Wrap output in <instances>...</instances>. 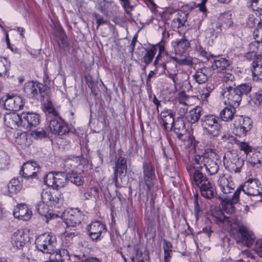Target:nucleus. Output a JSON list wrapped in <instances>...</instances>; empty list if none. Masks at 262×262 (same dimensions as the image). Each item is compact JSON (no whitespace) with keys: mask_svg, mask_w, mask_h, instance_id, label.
I'll use <instances>...</instances> for the list:
<instances>
[{"mask_svg":"<svg viewBox=\"0 0 262 262\" xmlns=\"http://www.w3.org/2000/svg\"><path fill=\"white\" fill-rule=\"evenodd\" d=\"M64 220L67 226L75 227L79 225L83 220V215L77 209L71 210L64 215Z\"/></svg>","mask_w":262,"mask_h":262,"instance_id":"nucleus-19","label":"nucleus"},{"mask_svg":"<svg viewBox=\"0 0 262 262\" xmlns=\"http://www.w3.org/2000/svg\"><path fill=\"white\" fill-rule=\"evenodd\" d=\"M81 159L79 157H69L67 159L64 163L65 167H67L69 169H74L78 166L80 164Z\"/></svg>","mask_w":262,"mask_h":262,"instance_id":"nucleus-40","label":"nucleus"},{"mask_svg":"<svg viewBox=\"0 0 262 262\" xmlns=\"http://www.w3.org/2000/svg\"><path fill=\"white\" fill-rule=\"evenodd\" d=\"M28 241V234L24 230H17L13 234L12 236V245L17 249H21Z\"/></svg>","mask_w":262,"mask_h":262,"instance_id":"nucleus-22","label":"nucleus"},{"mask_svg":"<svg viewBox=\"0 0 262 262\" xmlns=\"http://www.w3.org/2000/svg\"><path fill=\"white\" fill-rule=\"evenodd\" d=\"M248 162L252 166H254L257 164H259L260 162V160L258 158L257 155L253 154L251 158L249 159Z\"/></svg>","mask_w":262,"mask_h":262,"instance_id":"nucleus-61","label":"nucleus"},{"mask_svg":"<svg viewBox=\"0 0 262 262\" xmlns=\"http://www.w3.org/2000/svg\"><path fill=\"white\" fill-rule=\"evenodd\" d=\"M35 207L38 213L45 217L49 212L48 206L43 202H39L36 204Z\"/></svg>","mask_w":262,"mask_h":262,"instance_id":"nucleus-49","label":"nucleus"},{"mask_svg":"<svg viewBox=\"0 0 262 262\" xmlns=\"http://www.w3.org/2000/svg\"><path fill=\"white\" fill-rule=\"evenodd\" d=\"M171 58L180 65L190 66L192 64V59L190 56L181 54L177 55L176 56L171 57Z\"/></svg>","mask_w":262,"mask_h":262,"instance_id":"nucleus-42","label":"nucleus"},{"mask_svg":"<svg viewBox=\"0 0 262 262\" xmlns=\"http://www.w3.org/2000/svg\"><path fill=\"white\" fill-rule=\"evenodd\" d=\"M189 41L184 38L179 40L174 47L176 55H181L185 53L186 50L189 47Z\"/></svg>","mask_w":262,"mask_h":262,"instance_id":"nucleus-39","label":"nucleus"},{"mask_svg":"<svg viewBox=\"0 0 262 262\" xmlns=\"http://www.w3.org/2000/svg\"><path fill=\"white\" fill-rule=\"evenodd\" d=\"M219 188L222 192V196L233 192L235 188V185L231 178L227 174H221L217 181Z\"/></svg>","mask_w":262,"mask_h":262,"instance_id":"nucleus-12","label":"nucleus"},{"mask_svg":"<svg viewBox=\"0 0 262 262\" xmlns=\"http://www.w3.org/2000/svg\"><path fill=\"white\" fill-rule=\"evenodd\" d=\"M94 16L96 18V23L97 24V29H98L100 25L107 23V21L104 19L103 18L100 16L98 14L95 13Z\"/></svg>","mask_w":262,"mask_h":262,"instance_id":"nucleus-63","label":"nucleus"},{"mask_svg":"<svg viewBox=\"0 0 262 262\" xmlns=\"http://www.w3.org/2000/svg\"><path fill=\"white\" fill-rule=\"evenodd\" d=\"M10 62L6 58L0 57V77L5 75L9 70Z\"/></svg>","mask_w":262,"mask_h":262,"instance_id":"nucleus-46","label":"nucleus"},{"mask_svg":"<svg viewBox=\"0 0 262 262\" xmlns=\"http://www.w3.org/2000/svg\"><path fill=\"white\" fill-rule=\"evenodd\" d=\"M159 117L162 122L164 129L167 132L171 131L175 122L174 115L172 111L169 109H165L160 113Z\"/></svg>","mask_w":262,"mask_h":262,"instance_id":"nucleus-20","label":"nucleus"},{"mask_svg":"<svg viewBox=\"0 0 262 262\" xmlns=\"http://www.w3.org/2000/svg\"><path fill=\"white\" fill-rule=\"evenodd\" d=\"M238 124L245 127V128L248 129H251L252 128V121L251 120L247 117H243V116H239L237 118Z\"/></svg>","mask_w":262,"mask_h":262,"instance_id":"nucleus-48","label":"nucleus"},{"mask_svg":"<svg viewBox=\"0 0 262 262\" xmlns=\"http://www.w3.org/2000/svg\"><path fill=\"white\" fill-rule=\"evenodd\" d=\"M240 189H237L231 197L229 196H220L222 200V205L224 211L228 214H232L234 212V204L237 203L239 200Z\"/></svg>","mask_w":262,"mask_h":262,"instance_id":"nucleus-9","label":"nucleus"},{"mask_svg":"<svg viewBox=\"0 0 262 262\" xmlns=\"http://www.w3.org/2000/svg\"><path fill=\"white\" fill-rule=\"evenodd\" d=\"M156 47L157 48L158 47L159 53L158 55H157V56L156 57V58L154 62V64L155 66H156L157 64H158V61H159V59L161 58V55L165 52V48H164V46L159 45V46H156Z\"/></svg>","mask_w":262,"mask_h":262,"instance_id":"nucleus-62","label":"nucleus"},{"mask_svg":"<svg viewBox=\"0 0 262 262\" xmlns=\"http://www.w3.org/2000/svg\"><path fill=\"white\" fill-rule=\"evenodd\" d=\"M198 187L203 196L210 199L214 196V187L209 180H205Z\"/></svg>","mask_w":262,"mask_h":262,"instance_id":"nucleus-27","label":"nucleus"},{"mask_svg":"<svg viewBox=\"0 0 262 262\" xmlns=\"http://www.w3.org/2000/svg\"><path fill=\"white\" fill-rule=\"evenodd\" d=\"M55 258L60 262H69L70 257L67 249H62L57 251H54Z\"/></svg>","mask_w":262,"mask_h":262,"instance_id":"nucleus-41","label":"nucleus"},{"mask_svg":"<svg viewBox=\"0 0 262 262\" xmlns=\"http://www.w3.org/2000/svg\"><path fill=\"white\" fill-rule=\"evenodd\" d=\"M125 12L129 14L133 9V6L130 5L129 0L122 6Z\"/></svg>","mask_w":262,"mask_h":262,"instance_id":"nucleus-64","label":"nucleus"},{"mask_svg":"<svg viewBox=\"0 0 262 262\" xmlns=\"http://www.w3.org/2000/svg\"><path fill=\"white\" fill-rule=\"evenodd\" d=\"M229 66V62L225 58H219L214 59L212 64L211 70H216L218 72H222Z\"/></svg>","mask_w":262,"mask_h":262,"instance_id":"nucleus-33","label":"nucleus"},{"mask_svg":"<svg viewBox=\"0 0 262 262\" xmlns=\"http://www.w3.org/2000/svg\"><path fill=\"white\" fill-rule=\"evenodd\" d=\"M213 74V71L211 68L203 67L199 69L194 75L193 79L199 84L205 83L208 77Z\"/></svg>","mask_w":262,"mask_h":262,"instance_id":"nucleus-25","label":"nucleus"},{"mask_svg":"<svg viewBox=\"0 0 262 262\" xmlns=\"http://www.w3.org/2000/svg\"><path fill=\"white\" fill-rule=\"evenodd\" d=\"M212 215L215 218L216 221L218 224L219 223H222L227 228H234L233 226L235 225V223L233 224L230 219L225 216L222 211L220 210L214 212Z\"/></svg>","mask_w":262,"mask_h":262,"instance_id":"nucleus-29","label":"nucleus"},{"mask_svg":"<svg viewBox=\"0 0 262 262\" xmlns=\"http://www.w3.org/2000/svg\"><path fill=\"white\" fill-rule=\"evenodd\" d=\"M58 43L59 47L62 48H66L69 46L67 36L65 33L63 32H61L60 33V35L58 40Z\"/></svg>","mask_w":262,"mask_h":262,"instance_id":"nucleus-56","label":"nucleus"},{"mask_svg":"<svg viewBox=\"0 0 262 262\" xmlns=\"http://www.w3.org/2000/svg\"><path fill=\"white\" fill-rule=\"evenodd\" d=\"M221 95L225 100V103L233 106H238L242 100L241 93L235 87L223 90Z\"/></svg>","mask_w":262,"mask_h":262,"instance_id":"nucleus-10","label":"nucleus"},{"mask_svg":"<svg viewBox=\"0 0 262 262\" xmlns=\"http://www.w3.org/2000/svg\"><path fill=\"white\" fill-rule=\"evenodd\" d=\"M224 89L223 90H228L235 86L234 82V76L230 73H225L223 77Z\"/></svg>","mask_w":262,"mask_h":262,"instance_id":"nucleus-43","label":"nucleus"},{"mask_svg":"<svg viewBox=\"0 0 262 262\" xmlns=\"http://www.w3.org/2000/svg\"><path fill=\"white\" fill-rule=\"evenodd\" d=\"M195 164L203 166L209 174L213 175L218 172L221 160L216 152L211 149L204 155H195L192 159V164Z\"/></svg>","mask_w":262,"mask_h":262,"instance_id":"nucleus-1","label":"nucleus"},{"mask_svg":"<svg viewBox=\"0 0 262 262\" xmlns=\"http://www.w3.org/2000/svg\"><path fill=\"white\" fill-rule=\"evenodd\" d=\"M143 179L139 181V187L145 189L147 193L154 186L155 179V169L149 161H145L143 163Z\"/></svg>","mask_w":262,"mask_h":262,"instance_id":"nucleus-5","label":"nucleus"},{"mask_svg":"<svg viewBox=\"0 0 262 262\" xmlns=\"http://www.w3.org/2000/svg\"><path fill=\"white\" fill-rule=\"evenodd\" d=\"M45 110L47 113L52 114L54 117H57L58 115L52 103L50 101L45 104Z\"/></svg>","mask_w":262,"mask_h":262,"instance_id":"nucleus-54","label":"nucleus"},{"mask_svg":"<svg viewBox=\"0 0 262 262\" xmlns=\"http://www.w3.org/2000/svg\"><path fill=\"white\" fill-rule=\"evenodd\" d=\"M234 228H231V232L237 244H241L250 247L253 244L255 236L253 232L248 227L235 224Z\"/></svg>","mask_w":262,"mask_h":262,"instance_id":"nucleus-2","label":"nucleus"},{"mask_svg":"<svg viewBox=\"0 0 262 262\" xmlns=\"http://www.w3.org/2000/svg\"><path fill=\"white\" fill-rule=\"evenodd\" d=\"M201 122L204 132L211 138L217 137L221 133L222 125L218 117L213 115H205Z\"/></svg>","mask_w":262,"mask_h":262,"instance_id":"nucleus-4","label":"nucleus"},{"mask_svg":"<svg viewBox=\"0 0 262 262\" xmlns=\"http://www.w3.org/2000/svg\"><path fill=\"white\" fill-rule=\"evenodd\" d=\"M22 126L29 128L35 127L40 122V116L35 113L27 112L21 113Z\"/></svg>","mask_w":262,"mask_h":262,"instance_id":"nucleus-14","label":"nucleus"},{"mask_svg":"<svg viewBox=\"0 0 262 262\" xmlns=\"http://www.w3.org/2000/svg\"><path fill=\"white\" fill-rule=\"evenodd\" d=\"M86 229L91 240L96 242L100 241L103 237L102 234L106 231L105 225L99 221L92 222L87 226Z\"/></svg>","mask_w":262,"mask_h":262,"instance_id":"nucleus-7","label":"nucleus"},{"mask_svg":"<svg viewBox=\"0 0 262 262\" xmlns=\"http://www.w3.org/2000/svg\"><path fill=\"white\" fill-rule=\"evenodd\" d=\"M121 256L125 262H149L148 253L145 250L133 249L131 255L129 256V261H127V259L122 253Z\"/></svg>","mask_w":262,"mask_h":262,"instance_id":"nucleus-18","label":"nucleus"},{"mask_svg":"<svg viewBox=\"0 0 262 262\" xmlns=\"http://www.w3.org/2000/svg\"><path fill=\"white\" fill-rule=\"evenodd\" d=\"M145 51V52L143 57L140 59V61L141 63L148 65L151 62L157 52V47L156 46H152L146 48Z\"/></svg>","mask_w":262,"mask_h":262,"instance_id":"nucleus-30","label":"nucleus"},{"mask_svg":"<svg viewBox=\"0 0 262 262\" xmlns=\"http://www.w3.org/2000/svg\"><path fill=\"white\" fill-rule=\"evenodd\" d=\"M51 132L54 134L63 135L69 132L68 126L60 118L55 117L52 119L49 125Z\"/></svg>","mask_w":262,"mask_h":262,"instance_id":"nucleus-17","label":"nucleus"},{"mask_svg":"<svg viewBox=\"0 0 262 262\" xmlns=\"http://www.w3.org/2000/svg\"><path fill=\"white\" fill-rule=\"evenodd\" d=\"M248 7L253 11L262 10V0H249Z\"/></svg>","mask_w":262,"mask_h":262,"instance_id":"nucleus-52","label":"nucleus"},{"mask_svg":"<svg viewBox=\"0 0 262 262\" xmlns=\"http://www.w3.org/2000/svg\"><path fill=\"white\" fill-rule=\"evenodd\" d=\"M68 180V176L63 172H50L44 179L45 184L54 189L63 187Z\"/></svg>","mask_w":262,"mask_h":262,"instance_id":"nucleus-6","label":"nucleus"},{"mask_svg":"<svg viewBox=\"0 0 262 262\" xmlns=\"http://www.w3.org/2000/svg\"><path fill=\"white\" fill-rule=\"evenodd\" d=\"M244 161L238 157V155H234L230 158V166L231 169L235 172L240 171L241 168L243 166Z\"/></svg>","mask_w":262,"mask_h":262,"instance_id":"nucleus-36","label":"nucleus"},{"mask_svg":"<svg viewBox=\"0 0 262 262\" xmlns=\"http://www.w3.org/2000/svg\"><path fill=\"white\" fill-rule=\"evenodd\" d=\"M21 120V114L19 115L15 112L7 113L4 117L5 124L12 129L22 126Z\"/></svg>","mask_w":262,"mask_h":262,"instance_id":"nucleus-23","label":"nucleus"},{"mask_svg":"<svg viewBox=\"0 0 262 262\" xmlns=\"http://www.w3.org/2000/svg\"><path fill=\"white\" fill-rule=\"evenodd\" d=\"M252 73L253 80H262V62L260 60H254L252 62Z\"/></svg>","mask_w":262,"mask_h":262,"instance_id":"nucleus-34","label":"nucleus"},{"mask_svg":"<svg viewBox=\"0 0 262 262\" xmlns=\"http://www.w3.org/2000/svg\"><path fill=\"white\" fill-rule=\"evenodd\" d=\"M31 135L36 139H42L46 137V132L42 128H37L31 132Z\"/></svg>","mask_w":262,"mask_h":262,"instance_id":"nucleus-53","label":"nucleus"},{"mask_svg":"<svg viewBox=\"0 0 262 262\" xmlns=\"http://www.w3.org/2000/svg\"><path fill=\"white\" fill-rule=\"evenodd\" d=\"M202 108L200 107H196L190 111L186 116V119L189 122L194 123L196 122L202 114Z\"/></svg>","mask_w":262,"mask_h":262,"instance_id":"nucleus-37","label":"nucleus"},{"mask_svg":"<svg viewBox=\"0 0 262 262\" xmlns=\"http://www.w3.org/2000/svg\"><path fill=\"white\" fill-rule=\"evenodd\" d=\"M13 215L15 218L23 221H28L31 219L32 213L27 205L20 204L14 209Z\"/></svg>","mask_w":262,"mask_h":262,"instance_id":"nucleus-24","label":"nucleus"},{"mask_svg":"<svg viewBox=\"0 0 262 262\" xmlns=\"http://www.w3.org/2000/svg\"><path fill=\"white\" fill-rule=\"evenodd\" d=\"M249 53L258 60L262 57V39L255 40L249 44Z\"/></svg>","mask_w":262,"mask_h":262,"instance_id":"nucleus-31","label":"nucleus"},{"mask_svg":"<svg viewBox=\"0 0 262 262\" xmlns=\"http://www.w3.org/2000/svg\"><path fill=\"white\" fill-rule=\"evenodd\" d=\"M68 181L76 186H80L83 184L84 182L83 178L79 173H77L72 171L68 176Z\"/></svg>","mask_w":262,"mask_h":262,"instance_id":"nucleus-45","label":"nucleus"},{"mask_svg":"<svg viewBox=\"0 0 262 262\" xmlns=\"http://www.w3.org/2000/svg\"><path fill=\"white\" fill-rule=\"evenodd\" d=\"M43 85L36 81H29L26 83L24 87V91L28 95H32L35 97L38 93H41Z\"/></svg>","mask_w":262,"mask_h":262,"instance_id":"nucleus-26","label":"nucleus"},{"mask_svg":"<svg viewBox=\"0 0 262 262\" xmlns=\"http://www.w3.org/2000/svg\"><path fill=\"white\" fill-rule=\"evenodd\" d=\"M4 101V106L6 109L17 111L21 110L24 105V102L23 98L16 95L7 94Z\"/></svg>","mask_w":262,"mask_h":262,"instance_id":"nucleus-13","label":"nucleus"},{"mask_svg":"<svg viewBox=\"0 0 262 262\" xmlns=\"http://www.w3.org/2000/svg\"><path fill=\"white\" fill-rule=\"evenodd\" d=\"M93 191L96 192V193L98 192V190L96 188H94L93 189ZM92 189H91L90 190H87L85 192H84L81 195V198L82 200H89L91 199L92 196Z\"/></svg>","mask_w":262,"mask_h":262,"instance_id":"nucleus-60","label":"nucleus"},{"mask_svg":"<svg viewBox=\"0 0 262 262\" xmlns=\"http://www.w3.org/2000/svg\"><path fill=\"white\" fill-rule=\"evenodd\" d=\"M183 97H185V94L181 93L179 98L180 103L177 106L178 113L181 117L184 116L188 111V105L183 101Z\"/></svg>","mask_w":262,"mask_h":262,"instance_id":"nucleus-44","label":"nucleus"},{"mask_svg":"<svg viewBox=\"0 0 262 262\" xmlns=\"http://www.w3.org/2000/svg\"><path fill=\"white\" fill-rule=\"evenodd\" d=\"M251 86L247 84H242L236 88V90L241 93V96L243 95L248 94L251 90Z\"/></svg>","mask_w":262,"mask_h":262,"instance_id":"nucleus-55","label":"nucleus"},{"mask_svg":"<svg viewBox=\"0 0 262 262\" xmlns=\"http://www.w3.org/2000/svg\"><path fill=\"white\" fill-rule=\"evenodd\" d=\"M250 102L256 106L260 105L262 103V90L255 93Z\"/></svg>","mask_w":262,"mask_h":262,"instance_id":"nucleus-51","label":"nucleus"},{"mask_svg":"<svg viewBox=\"0 0 262 262\" xmlns=\"http://www.w3.org/2000/svg\"><path fill=\"white\" fill-rule=\"evenodd\" d=\"M213 89V87L212 85H207L202 90V98L207 99L209 96L210 93Z\"/></svg>","mask_w":262,"mask_h":262,"instance_id":"nucleus-59","label":"nucleus"},{"mask_svg":"<svg viewBox=\"0 0 262 262\" xmlns=\"http://www.w3.org/2000/svg\"><path fill=\"white\" fill-rule=\"evenodd\" d=\"M127 170L126 160L122 157L118 158L115 163L114 167V177L117 178L118 173L119 175L125 176Z\"/></svg>","mask_w":262,"mask_h":262,"instance_id":"nucleus-28","label":"nucleus"},{"mask_svg":"<svg viewBox=\"0 0 262 262\" xmlns=\"http://www.w3.org/2000/svg\"><path fill=\"white\" fill-rule=\"evenodd\" d=\"M9 162L8 155L5 151L0 150V170L5 168L9 164Z\"/></svg>","mask_w":262,"mask_h":262,"instance_id":"nucleus-50","label":"nucleus"},{"mask_svg":"<svg viewBox=\"0 0 262 262\" xmlns=\"http://www.w3.org/2000/svg\"><path fill=\"white\" fill-rule=\"evenodd\" d=\"M203 168V166H199L195 164L188 166L187 167L191 179H192V184L193 185L199 186L202 184L205 180H208L205 176L201 170Z\"/></svg>","mask_w":262,"mask_h":262,"instance_id":"nucleus-11","label":"nucleus"},{"mask_svg":"<svg viewBox=\"0 0 262 262\" xmlns=\"http://www.w3.org/2000/svg\"><path fill=\"white\" fill-rule=\"evenodd\" d=\"M237 189H240V192L242 190L249 195H260L262 196L261 184L257 179H249Z\"/></svg>","mask_w":262,"mask_h":262,"instance_id":"nucleus-8","label":"nucleus"},{"mask_svg":"<svg viewBox=\"0 0 262 262\" xmlns=\"http://www.w3.org/2000/svg\"><path fill=\"white\" fill-rule=\"evenodd\" d=\"M254 250L256 254L262 257V239H258L255 242Z\"/></svg>","mask_w":262,"mask_h":262,"instance_id":"nucleus-58","label":"nucleus"},{"mask_svg":"<svg viewBox=\"0 0 262 262\" xmlns=\"http://www.w3.org/2000/svg\"><path fill=\"white\" fill-rule=\"evenodd\" d=\"M173 131L177 138L183 141L191 142L190 134L188 132L183 120H178L173 123Z\"/></svg>","mask_w":262,"mask_h":262,"instance_id":"nucleus-15","label":"nucleus"},{"mask_svg":"<svg viewBox=\"0 0 262 262\" xmlns=\"http://www.w3.org/2000/svg\"><path fill=\"white\" fill-rule=\"evenodd\" d=\"M188 14L183 11L178 12L176 15L172 19L171 23V26L173 30H178V32L182 33L183 28L185 26L187 22Z\"/></svg>","mask_w":262,"mask_h":262,"instance_id":"nucleus-21","label":"nucleus"},{"mask_svg":"<svg viewBox=\"0 0 262 262\" xmlns=\"http://www.w3.org/2000/svg\"><path fill=\"white\" fill-rule=\"evenodd\" d=\"M235 107L230 105V106L226 107L222 110L220 114L221 119L224 121L231 120L235 113Z\"/></svg>","mask_w":262,"mask_h":262,"instance_id":"nucleus-35","label":"nucleus"},{"mask_svg":"<svg viewBox=\"0 0 262 262\" xmlns=\"http://www.w3.org/2000/svg\"><path fill=\"white\" fill-rule=\"evenodd\" d=\"M42 201L45 202H57L56 200H54V196L52 195L51 192L48 191H43L41 193Z\"/></svg>","mask_w":262,"mask_h":262,"instance_id":"nucleus-57","label":"nucleus"},{"mask_svg":"<svg viewBox=\"0 0 262 262\" xmlns=\"http://www.w3.org/2000/svg\"><path fill=\"white\" fill-rule=\"evenodd\" d=\"M15 142L22 148H26L29 146L32 143L31 138L26 132L17 133Z\"/></svg>","mask_w":262,"mask_h":262,"instance_id":"nucleus-32","label":"nucleus"},{"mask_svg":"<svg viewBox=\"0 0 262 262\" xmlns=\"http://www.w3.org/2000/svg\"><path fill=\"white\" fill-rule=\"evenodd\" d=\"M40 167L34 161H29L24 164L20 174L27 179L36 178Z\"/></svg>","mask_w":262,"mask_h":262,"instance_id":"nucleus-16","label":"nucleus"},{"mask_svg":"<svg viewBox=\"0 0 262 262\" xmlns=\"http://www.w3.org/2000/svg\"><path fill=\"white\" fill-rule=\"evenodd\" d=\"M22 187V185L20 184L18 179H12L7 186L9 195H12L18 192Z\"/></svg>","mask_w":262,"mask_h":262,"instance_id":"nucleus-38","label":"nucleus"},{"mask_svg":"<svg viewBox=\"0 0 262 262\" xmlns=\"http://www.w3.org/2000/svg\"><path fill=\"white\" fill-rule=\"evenodd\" d=\"M36 247L40 252L53 254L56 245V237L53 233H45L38 235L35 240Z\"/></svg>","mask_w":262,"mask_h":262,"instance_id":"nucleus-3","label":"nucleus"},{"mask_svg":"<svg viewBox=\"0 0 262 262\" xmlns=\"http://www.w3.org/2000/svg\"><path fill=\"white\" fill-rule=\"evenodd\" d=\"M234 125L235 127L233 132L236 136L239 137H245L247 135L248 132L251 130L248 129L247 128H245V127H243L242 125L239 124H237V125L235 124Z\"/></svg>","mask_w":262,"mask_h":262,"instance_id":"nucleus-47","label":"nucleus"}]
</instances>
